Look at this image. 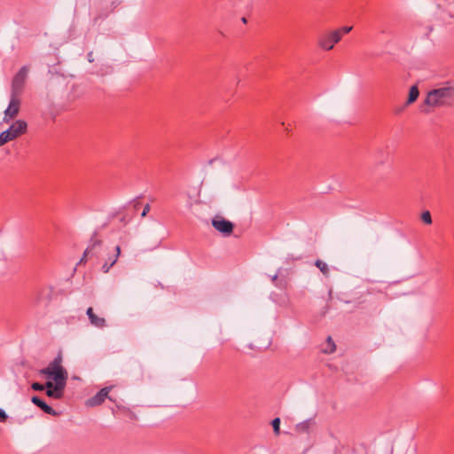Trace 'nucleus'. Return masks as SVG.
<instances>
[{"label": "nucleus", "mask_w": 454, "mask_h": 454, "mask_svg": "<svg viewBox=\"0 0 454 454\" xmlns=\"http://www.w3.org/2000/svg\"><path fill=\"white\" fill-rule=\"evenodd\" d=\"M454 101V85L446 84L430 90L424 103L429 106L440 107L451 105Z\"/></svg>", "instance_id": "obj_1"}, {"label": "nucleus", "mask_w": 454, "mask_h": 454, "mask_svg": "<svg viewBox=\"0 0 454 454\" xmlns=\"http://www.w3.org/2000/svg\"><path fill=\"white\" fill-rule=\"evenodd\" d=\"M39 373L46 376L51 380H53L55 384H57V382L60 384H67L68 378V373L62 365L61 355H58L47 367L41 369Z\"/></svg>", "instance_id": "obj_2"}, {"label": "nucleus", "mask_w": 454, "mask_h": 454, "mask_svg": "<svg viewBox=\"0 0 454 454\" xmlns=\"http://www.w3.org/2000/svg\"><path fill=\"white\" fill-rule=\"evenodd\" d=\"M27 124L23 120L15 121L6 130L0 133V146L16 139L27 132Z\"/></svg>", "instance_id": "obj_3"}, {"label": "nucleus", "mask_w": 454, "mask_h": 454, "mask_svg": "<svg viewBox=\"0 0 454 454\" xmlns=\"http://www.w3.org/2000/svg\"><path fill=\"white\" fill-rule=\"evenodd\" d=\"M28 66H23L20 68L12 80L11 94L21 96L28 77Z\"/></svg>", "instance_id": "obj_4"}, {"label": "nucleus", "mask_w": 454, "mask_h": 454, "mask_svg": "<svg viewBox=\"0 0 454 454\" xmlns=\"http://www.w3.org/2000/svg\"><path fill=\"white\" fill-rule=\"evenodd\" d=\"M341 40L340 31H329L322 34L317 40V45L324 51H331Z\"/></svg>", "instance_id": "obj_5"}, {"label": "nucleus", "mask_w": 454, "mask_h": 454, "mask_svg": "<svg viewBox=\"0 0 454 454\" xmlns=\"http://www.w3.org/2000/svg\"><path fill=\"white\" fill-rule=\"evenodd\" d=\"M20 96L14 94L10 95L9 105L4 112L3 121L4 123H9L12 120L16 118L20 109Z\"/></svg>", "instance_id": "obj_6"}, {"label": "nucleus", "mask_w": 454, "mask_h": 454, "mask_svg": "<svg viewBox=\"0 0 454 454\" xmlns=\"http://www.w3.org/2000/svg\"><path fill=\"white\" fill-rule=\"evenodd\" d=\"M67 384H60L57 382V384L53 383L51 380H48L45 383L46 387V395L49 397L54 399H61L64 395V390Z\"/></svg>", "instance_id": "obj_7"}, {"label": "nucleus", "mask_w": 454, "mask_h": 454, "mask_svg": "<svg viewBox=\"0 0 454 454\" xmlns=\"http://www.w3.org/2000/svg\"><path fill=\"white\" fill-rule=\"evenodd\" d=\"M213 227L224 236H229L233 231L234 225L231 222L223 218L215 217L212 220Z\"/></svg>", "instance_id": "obj_8"}, {"label": "nucleus", "mask_w": 454, "mask_h": 454, "mask_svg": "<svg viewBox=\"0 0 454 454\" xmlns=\"http://www.w3.org/2000/svg\"><path fill=\"white\" fill-rule=\"evenodd\" d=\"M102 241L97 239V233L95 232L90 239V244L88 248L84 251L83 256L81 259V262L84 261L87 257L92 255H98V250L101 247Z\"/></svg>", "instance_id": "obj_9"}, {"label": "nucleus", "mask_w": 454, "mask_h": 454, "mask_svg": "<svg viewBox=\"0 0 454 454\" xmlns=\"http://www.w3.org/2000/svg\"><path fill=\"white\" fill-rule=\"evenodd\" d=\"M110 387L100 389L94 396L87 400L86 404L90 407L100 405L108 397Z\"/></svg>", "instance_id": "obj_10"}, {"label": "nucleus", "mask_w": 454, "mask_h": 454, "mask_svg": "<svg viewBox=\"0 0 454 454\" xmlns=\"http://www.w3.org/2000/svg\"><path fill=\"white\" fill-rule=\"evenodd\" d=\"M86 315L88 316V318L91 325L100 329L106 326V319L104 317L97 316L94 313L93 309L91 307L87 309Z\"/></svg>", "instance_id": "obj_11"}, {"label": "nucleus", "mask_w": 454, "mask_h": 454, "mask_svg": "<svg viewBox=\"0 0 454 454\" xmlns=\"http://www.w3.org/2000/svg\"><path fill=\"white\" fill-rule=\"evenodd\" d=\"M32 403L42 409L45 413L52 416H57L59 413L48 405L43 400L38 396H33L31 399Z\"/></svg>", "instance_id": "obj_12"}, {"label": "nucleus", "mask_w": 454, "mask_h": 454, "mask_svg": "<svg viewBox=\"0 0 454 454\" xmlns=\"http://www.w3.org/2000/svg\"><path fill=\"white\" fill-rule=\"evenodd\" d=\"M312 424V419H306L295 426V432L299 434H308Z\"/></svg>", "instance_id": "obj_13"}, {"label": "nucleus", "mask_w": 454, "mask_h": 454, "mask_svg": "<svg viewBox=\"0 0 454 454\" xmlns=\"http://www.w3.org/2000/svg\"><path fill=\"white\" fill-rule=\"evenodd\" d=\"M115 252L116 253L114 254V257L113 258L112 262H106L102 265L103 272L107 273L109 271V270L116 263L117 259H118V257L120 256V254H121V247L119 246L115 247Z\"/></svg>", "instance_id": "obj_14"}, {"label": "nucleus", "mask_w": 454, "mask_h": 454, "mask_svg": "<svg viewBox=\"0 0 454 454\" xmlns=\"http://www.w3.org/2000/svg\"><path fill=\"white\" fill-rule=\"evenodd\" d=\"M419 91L418 87L416 85L411 86L410 89L408 99H407L405 105L408 106V105L415 102L417 100V98H419Z\"/></svg>", "instance_id": "obj_15"}, {"label": "nucleus", "mask_w": 454, "mask_h": 454, "mask_svg": "<svg viewBox=\"0 0 454 454\" xmlns=\"http://www.w3.org/2000/svg\"><path fill=\"white\" fill-rule=\"evenodd\" d=\"M326 344H327V346H326V348H323V351L327 354L333 353L336 349V346L331 337L327 338Z\"/></svg>", "instance_id": "obj_16"}, {"label": "nucleus", "mask_w": 454, "mask_h": 454, "mask_svg": "<svg viewBox=\"0 0 454 454\" xmlns=\"http://www.w3.org/2000/svg\"><path fill=\"white\" fill-rule=\"evenodd\" d=\"M315 265L320 270V271L324 275H325V276L328 275L329 268H328V265L325 262L318 259L315 262Z\"/></svg>", "instance_id": "obj_17"}, {"label": "nucleus", "mask_w": 454, "mask_h": 454, "mask_svg": "<svg viewBox=\"0 0 454 454\" xmlns=\"http://www.w3.org/2000/svg\"><path fill=\"white\" fill-rule=\"evenodd\" d=\"M271 425H272V427H273L274 434L276 435H279V434H280V419L279 418H275L271 421Z\"/></svg>", "instance_id": "obj_18"}, {"label": "nucleus", "mask_w": 454, "mask_h": 454, "mask_svg": "<svg viewBox=\"0 0 454 454\" xmlns=\"http://www.w3.org/2000/svg\"><path fill=\"white\" fill-rule=\"evenodd\" d=\"M421 220L426 224H431L432 223V217H431L430 212L429 211L423 212L422 215H421Z\"/></svg>", "instance_id": "obj_19"}, {"label": "nucleus", "mask_w": 454, "mask_h": 454, "mask_svg": "<svg viewBox=\"0 0 454 454\" xmlns=\"http://www.w3.org/2000/svg\"><path fill=\"white\" fill-rule=\"evenodd\" d=\"M31 387L35 391H43V390L46 389L45 384L43 385L39 382H34Z\"/></svg>", "instance_id": "obj_20"}, {"label": "nucleus", "mask_w": 454, "mask_h": 454, "mask_svg": "<svg viewBox=\"0 0 454 454\" xmlns=\"http://www.w3.org/2000/svg\"><path fill=\"white\" fill-rule=\"evenodd\" d=\"M352 30V27H342L340 29H336L335 31H340L341 36L345 34L349 33Z\"/></svg>", "instance_id": "obj_21"}, {"label": "nucleus", "mask_w": 454, "mask_h": 454, "mask_svg": "<svg viewBox=\"0 0 454 454\" xmlns=\"http://www.w3.org/2000/svg\"><path fill=\"white\" fill-rule=\"evenodd\" d=\"M7 419H8V415L3 409L0 408V421L4 422V421H6Z\"/></svg>", "instance_id": "obj_22"}, {"label": "nucleus", "mask_w": 454, "mask_h": 454, "mask_svg": "<svg viewBox=\"0 0 454 454\" xmlns=\"http://www.w3.org/2000/svg\"><path fill=\"white\" fill-rule=\"evenodd\" d=\"M149 211H150V205H149V204H146V205L144 207V209H143V211H142V213H141V216H142V217H145V216L148 214V212H149Z\"/></svg>", "instance_id": "obj_23"}, {"label": "nucleus", "mask_w": 454, "mask_h": 454, "mask_svg": "<svg viewBox=\"0 0 454 454\" xmlns=\"http://www.w3.org/2000/svg\"><path fill=\"white\" fill-rule=\"evenodd\" d=\"M88 60H89L90 62H92V61H93L92 52H89V53H88Z\"/></svg>", "instance_id": "obj_24"}, {"label": "nucleus", "mask_w": 454, "mask_h": 454, "mask_svg": "<svg viewBox=\"0 0 454 454\" xmlns=\"http://www.w3.org/2000/svg\"><path fill=\"white\" fill-rule=\"evenodd\" d=\"M277 278H278V275H274V276L272 277V278H271V279H272V281L274 282V281H276V280H277Z\"/></svg>", "instance_id": "obj_25"}, {"label": "nucleus", "mask_w": 454, "mask_h": 454, "mask_svg": "<svg viewBox=\"0 0 454 454\" xmlns=\"http://www.w3.org/2000/svg\"><path fill=\"white\" fill-rule=\"evenodd\" d=\"M242 22L243 23H247V19L245 17L242 18Z\"/></svg>", "instance_id": "obj_26"}, {"label": "nucleus", "mask_w": 454, "mask_h": 454, "mask_svg": "<svg viewBox=\"0 0 454 454\" xmlns=\"http://www.w3.org/2000/svg\"><path fill=\"white\" fill-rule=\"evenodd\" d=\"M113 259L112 258H109L106 262H112Z\"/></svg>", "instance_id": "obj_27"}]
</instances>
